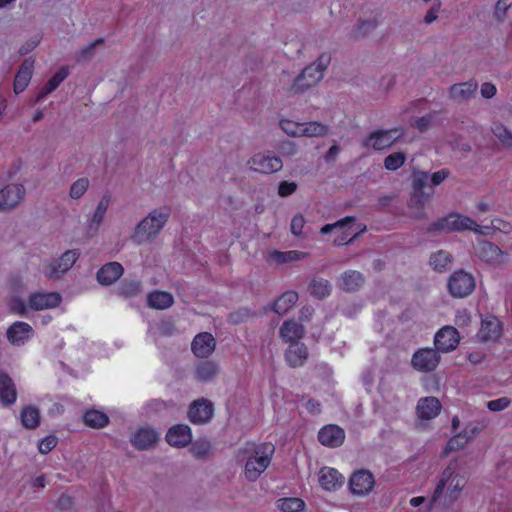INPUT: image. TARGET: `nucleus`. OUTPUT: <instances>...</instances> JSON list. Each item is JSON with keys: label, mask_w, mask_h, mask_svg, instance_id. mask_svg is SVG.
Wrapping results in <instances>:
<instances>
[{"label": "nucleus", "mask_w": 512, "mask_h": 512, "mask_svg": "<svg viewBox=\"0 0 512 512\" xmlns=\"http://www.w3.org/2000/svg\"><path fill=\"white\" fill-rule=\"evenodd\" d=\"M123 274V267L118 262H110L105 264L97 272V280L103 285H111L118 280Z\"/></svg>", "instance_id": "30"}, {"label": "nucleus", "mask_w": 512, "mask_h": 512, "mask_svg": "<svg viewBox=\"0 0 512 512\" xmlns=\"http://www.w3.org/2000/svg\"><path fill=\"white\" fill-rule=\"evenodd\" d=\"M480 93L483 98L491 99L496 95L497 88L494 84L485 82L481 85Z\"/></svg>", "instance_id": "62"}, {"label": "nucleus", "mask_w": 512, "mask_h": 512, "mask_svg": "<svg viewBox=\"0 0 512 512\" xmlns=\"http://www.w3.org/2000/svg\"><path fill=\"white\" fill-rule=\"evenodd\" d=\"M218 373V366L213 362H203L196 368L195 371L196 378L204 382L213 380L218 375Z\"/></svg>", "instance_id": "41"}, {"label": "nucleus", "mask_w": 512, "mask_h": 512, "mask_svg": "<svg viewBox=\"0 0 512 512\" xmlns=\"http://www.w3.org/2000/svg\"><path fill=\"white\" fill-rule=\"evenodd\" d=\"M467 485L465 472L456 462L450 463L441 473L435 491L430 500V509L448 508L462 495Z\"/></svg>", "instance_id": "1"}, {"label": "nucleus", "mask_w": 512, "mask_h": 512, "mask_svg": "<svg viewBox=\"0 0 512 512\" xmlns=\"http://www.w3.org/2000/svg\"><path fill=\"white\" fill-rule=\"evenodd\" d=\"M279 126L288 136L301 137L302 122H297L292 119H281Z\"/></svg>", "instance_id": "51"}, {"label": "nucleus", "mask_w": 512, "mask_h": 512, "mask_svg": "<svg viewBox=\"0 0 512 512\" xmlns=\"http://www.w3.org/2000/svg\"><path fill=\"white\" fill-rule=\"evenodd\" d=\"M90 186V180L87 177H81L75 180L69 188L68 196L71 200H79L87 192Z\"/></svg>", "instance_id": "43"}, {"label": "nucleus", "mask_w": 512, "mask_h": 512, "mask_svg": "<svg viewBox=\"0 0 512 512\" xmlns=\"http://www.w3.org/2000/svg\"><path fill=\"white\" fill-rule=\"evenodd\" d=\"M512 401L509 397H501L487 402V408L492 412H501L506 410Z\"/></svg>", "instance_id": "54"}, {"label": "nucleus", "mask_w": 512, "mask_h": 512, "mask_svg": "<svg viewBox=\"0 0 512 512\" xmlns=\"http://www.w3.org/2000/svg\"><path fill=\"white\" fill-rule=\"evenodd\" d=\"M478 253L483 260L495 266H502L509 262L508 254L490 242L481 243Z\"/></svg>", "instance_id": "19"}, {"label": "nucleus", "mask_w": 512, "mask_h": 512, "mask_svg": "<svg viewBox=\"0 0 512 512\" xmlns=\"http://www.w3.org/2000/svg\"><path fill=\"white\" fill-rule=\"evenodd\" d=\"M191 451L195 456L199 458L205 457L210 452V444L205 440L196 441L192 445Z\"/></svg>", "instance_id": "55"}, {"label": "nucleus", "mask_w": 512, "mask_h": 512, "mask_svg": "<svg viewBox=\"0 0 512 512\" xmlns=\"http://www.w3.org/2000/svg\"><path fill=\"white\" fill-rule=\"evenodd\" d=\"M34 331L26 322L16 321L7 329L8 342L13 346H23L33 337Z\"/></svg>", "instance_id": "16"}, {"label": "nucleus", "mask_w": 512, "mask_h": 512, "mask_svg": "<svg viewBox=\"0 0 512 512\" xmlns=\"http://www.w3.org/2000/svg\"><path fill=\"white\" fill-rule=\"evenodd\" d=\"M215 349V339L212 334H198L192 342V351L199 358L208 357Z\"/></svg>", "instance_id": "26"}, {"label": "nucleus", "mask_w": 512, "mask_h": 512, "mask_svg": "<svg viewBox=\"0 0 512 512\" xmlns=\"http://www.w3.org/2000/svg\"><path fill=\"white\" fill-rule=\"evenodd\" d=\"M449 176V171L442 169L430 174V183L432 186H438L443 183Z\"/></svg>", "instance_id": "61"}, {"label": "nucleus", "mask_w": 512, "mask_h": 512, "mask_svg": "<svg viewBox=\"0 0 512 512\" xmlns=\"http://www.w3.org/2000/svg\"><path fill=\"white\" fill-rule=\"evenodd\" d=\"M160 439V433L150 427L138 428L131 437V444L138 450H146L154 447Z\"/></svg>", "instance_id": "15"}, {"label": "nucleus", "mask_w": 512, "mask_h": 512, "mask_svg": "<svg viewBox=\"0 0 512 512\" xmlns=\"http://www.w3.org/2000/svg\"><path fill=\"white\" fill-rule=\"evenodd\" d=\"M440 401L433 396L420 398L416 405V415L419 421L428 422L435 419L441 412Z\"/></svg>", "instance_id": "17"}, {"label": "nucleus", "mask_w": 512, "mask_h": 512, "mask_svg": "<svg viewBox=\"0 0 512 512\" xmlns=\"http://www.w3.org/2000/svg\"><path fill=\"white\" fill-rule=\"evenodd\" d=\"M318 482L326 491H336L344 484V477L334 468L323 467L318 472Z\"/></svg>", "instance_id": "22"}, {"label": "nucleus", "mask_w": 512, "mask_h": 512, "mask_svg": "<svg viewBox=\"0 0 512 512\" xmlns=\"http://www.w3.org/2000/svg\"><path fill=\"white\" fill-rule=\"evenodd\" d=\"M375 484L373 475L369 471L360 470L355 472L349 481L351 492L354 495L365 496L369 494Z\"/></svg>", "instance_id": "18"}, {"label": "nucleus", "mask_w": 512, "mask_h": 512, "mask_svg": "<svg viewBox=\"0 0 512 512\" xmlns=\"http://www.w3.org/2000/svg\"><path fill=\"white\" fill-rule=\"evenodd\" d=\"M305 225V219L301 214H296L291 220V232L292 234L298 236L302 234L303 228Z\"/></svg>", "instance_id": "59"}, {"label": "nucleus", "mask_w": 512, "mask_h": 512, "mask_svg": "<svg viewBox=\"0 0 512 512\" xmlns=\"http://www.w3.org/2000/svg\"><path fill=\"white\" fill-rule=\"evenodd\" d=\"M440 12V3H436L424 15L423 21L425 24H431L438 19Z\"/></svg>", "instance_id": "60"}, {"label": "nucleus", "mask_w": 512, "mask_h": 512, "mask_svg": "<svg viewBox=\"0 0 512 512\" xmlns=\"http://www.w3.org/2000/svg\"><path fill=\"white\" fill-rule=\"evenodd\" d=\"M213 416V405L206 399L194 401L189 409L188 417L194 424L208 422Z\"/></svg>", "instance_id": "20"}, {"label": "nucleus", "mask_w": 512, "mask_h": 512, "mask_svg": "<svg viewBox=\"0 0 512 512\" xmlns=\"http://www.w3.org/2000/svg\"><path fill=\"white\" fill-rule=\"evenodd\" d=\"M84 423L91 428H102L109 422L108 416L98 410L87 411L83 417Z\"/></svg>", "instance_id": "42"}, {"label": "nucleus", "mask_w": 512, "mask_h": 512, "mask_svg": "<svg viewBox=\"0 0 512 512\" xmlns=\"http://www.w3.org/2000/svg\"><path fill=\"white\" fill-rule=\"evenodd\" d=\"M480 229L483 232H486L487 233L486 235H490L491 230H494V231L497 230L502 233L508 234L511 232L512 227L509 223H507L499 218H495L491 221V227L485 226V227H480Z\"/></svg>", "instance_id": "53"}, {"label": "nucleus", "mask_w": 512, "mask_h": 512, "mask_svg": "<svg viewBox=\"0 0 512 512\" xmlns=\"http://www.w3.org/2000/svg\"><path fill=\"white\" fill-rule=\"evenodd\" d=\"M328 133V126L318 121L302 122L301 137H321Z\"/></svg>", "instance_id": "37"}, {"label": "nucleus", "mask_w": 512, "mask_h": 512, "mask_svg": "<svg viewBox=\"0 0 512 512\" xmlns=\"http://www.w3.org/2000/svg\"><path fill=\"white\" fill-rule=\"evenodd\" d=\"M402 133L399 129L376 130L370 133L363 140V147L366 149L384 150L396 143Z\"/></svg>", "instance_id": "9"}, {"label": "nucleus", "mask_w": 512, "mask_h": 512, "mask_svg": "<svg viewBox=\"0 0 512 512\" xmlns=\"http://www.w3.org/2000/svg\"><path fill=\"white\" fill-rule=\"evenodd\" d=\"M471 230L480 234H487L480 229V226L470 217L459 214L450 213L431 223L429 231L448 233L454 231Z\"/></svg>", "instance_id": "4"}, {"label": "nucleus", "mask_w": 512, "mask_h": 512, "mask_svg": "<svg viewBox=\"0 0 512 512\" xmlns=\"http://www.w3.org/2000/svg\"><path fill=\"white\" fill-rule=\"evenodd\" d=\"M502 333L500 321L493 316L484 318L481 322V327L478 332V338L482 342H495Z\"/></svg>", "instance_id": "23"}, {"label": "nucleus", "mask_w": 512, "mask_h": 512, "mask_svg": "<svg viewBox=\"0 0 512 512\" xmlns=\"http://www.w3.org/2000/svg\"><path fill=\"white\" fill-rule=\"evenodd\" d=\"M68 76V69L65 67H62L59 69L53 77L47 82L45 87L41 90V92L37 95V101H41L44 99L48 94H50L52 91H54Z\"/></svg>", "instance_id": "36"}, {"label": "nucleus", "mask_w": 512, "mask_h": 512, "mask_svg": "<svg viewBox=\"0 0 512 512\" xmlns=\"http://www.w3.org/2000/svg\"><path fill=\"white\" fill-rule=\"evenodd\" d=\"M307 257V254L298 250L278 251L272 250L268 253V260L272 263L283 265L301 261Z\"/></svg>", "instance_id": "31"}, {"label": "nucleus", "mask_w": 512, "mask_h": 512, "mask_svg": "<svg viewBox=\"0 0 512 512\" xmlns=\"http://www.w3.org/2000/svg\"><path fill=\"white\" fill-rule=\"evenodd\" d=\"M320 443L328 447H339L345 439V432L337 425H327L318 433Z\"/></svg>", "instance_id": "24"}, {"label": "nucleus", "mask_w": 512, "mask_h": 512, "mask_svg": "<svg viewBox=\"0 0 512 512\" xmlns=\"http://www.w3.org/2000/svg\"><path fill=\"white\" fill-rule=\"evenodd\" d=\"M273 454L274 446L270 443L248 442L238 449L236 457L244 463L245 478L255 481L268 468Z\"/></svg>", "instance_id": "2"}, {"label": "nucleus", "mask_w": 512, "mask_h": 512, "mask_svg": "<svg viewBox=\"0 0 512 512\" xmlns=\"http://www.w3.org/2000/svg\"><path fill=\"white\" fill-rule=\"evenodd\" d=\"M173 303V295L166 291L155 290L148 295V305L154 309H168L173 305Z\"/></svg>", "instance_id": "33"}, {"label": "nucleus", "mask_w": 512, "mask_h": 512, "mask_svg": "<svg viewBox=\"0 0 512 512\" xmlns=\"http://www.w3.org/2000/svg\"><path fill=\"white\" fill-rule=\"evenodd\" d=\"M448 288L453 297L468 296L475 288V280L469 273L456 271L449 278Z\"/></svg>", "instance_id": "12"}, {"label": "nucleus", "mask_w": 512, "mask_h": 512, "mask_svg": "<svg viewBox=\"0 0 512 512\" xmlns=\"http://www.w3.org/2000/svg\"><path fill=\"white\" fill-rule=\"evenodd\" d=\"M440 362L437 349L422 348L417 350L411 359L412 367L419 372H430L436 369Z\"/></svg>", "instance_id": "13"}, {"label": "nucleus", "mask_w": 512, "mask_h": 512, "mask_svg": "<svg viewBox=\"0 0 512 512\" xmlns=\"http://www.w3.org/2000/svg\"><path fill=\"white\" fill-rule=\"evenodd\" d=\"M406 161V155L403 152H395L384 159V167L389 171H395L402 167Z\"/></svg>", "instance_id": "52"}, {"label": "nucleus", "mask_w": 512, "mask_h": 512, "mask_svg": "<svg viewBox=\"0 0 512 512\" xmlns=\"http://www.w3.org/2000/svg\"><path fill=\"white\" fill-rule=\"evenodd\" d=\"M469 443L465 433H458L454 435L445 446L444 454L463 449Z\"/></svg>", "instance_id": "48"}, {"label": "nucleus", "mask_w": 512, "mask_h": 512, "mask_svg": "<svg viewBox=\"0 0 512 512\" xmlns=\"http://www.w3.org/2000/svg\"><path fill=\"white\" fill-rule=\"evenodd\" d=\"M79 256L78 250H67L59 258L43 262L42 273L49 279H58L71 269Z\"/></svg>", "instance_id": "8"}, {"label": "nucleus", "mask_w": 512, "mask_h": 512, "mask_svg": "<svg viewBox=\"0 0 512 512\" xmlns=\"http://www.w3.org/2000/svg\"><path fill=\"white\" fill-rule=\"evenodd\" d=\"M33 70V62L25 60L21 65L15 80H14V91L20 93L25 90L30 82Z\"/></svg>", "instance_id": "34"}, {"label": "nucleus", "mask_w": 512, "mask_h": 512, "mask_svg": "<svg viewBox=\"0 0 512 512\" xmlns=\"http://www.w3.org/2000/svg\"><path fill=\"white\" fill-rule=\"evenodd\" d=\"M298 301V294L294 291L283 293L274 303L273 310L279 315L286 314Z\"/></svg>", "instance_id": "35"}, {"label": "nucleus", "mask_w": 512, "mask_h": 512, "mask_svg": "<svg viewBox=\"0 0 512 512\" xmlns=\"http://www.w3.org/2000/svg\"><path fill=\"white\" fill-rule=\"evenodd\" d=\"M277 507L283 512H298L304 509L305 503L300 498H281Z\"/></svg>", "instance_id": "46"}, {"label": "nucleus", "mask_w": 512, "mask_h": 512, "mask_svg": "<svg viewBox=\"0 0 512 512\" xmlns=\"http://www.w3.org/2000/svg\"><path fill=\"white\" fill-rule=\"evenodd\" d=\"M285 358L292 367L302 366L308 358V350L305 344L300 342L290 343Z\"/></svg>", "instance_id": "29"}, {"label": "nucleus", "mask_w": 512, "mask_h": 512, "mask_svg": "<svg viewBox=\"0 0 512 512\" xmlns=\"http://www.w3.org/2000/svg\"><path fill=\"white\" fill-rule=\"evenodd\" d=\"M61 301L62 297L57 292L33 293L28 298V308L35 311L52 309L58 307ZM11 308L19 314H24L27 311V306L20 299H14Z\"/></svg>", "instance_id": "7"}, {"label": "nucleus", "mask_w": 512, "mask_h": 512, "mask_svg": "<svg viewBox=\"0 0 512 512\" xmlns=\"http://www.w3.org/2000/svg\"><path fill=\"white\" fill-rule=\"evenodd\" d=\"M26 196V189L20 183H10L0 189V211L15 209Z\"/></svg>", "instance_id": "11"}, {"label": "nucleus", "mask_w": 512, "mask_h": 512, "mask_svg": "<svg viewBox=\"0 0 512 512\" xmlns=\"http://www.w3.org/2000/svg\"><path fill=\"white\" fill-rule=\"evenodd\" d=\"M17 391L13 379L4 372H0V400L4 405L16 402Z\"/></svg>", "instance_id": "28"}, {"label": "nucleus", "mask_w": 512, "mask_h": 512, "mask_svg": "<svg viewBox=\"0 0 512 512\" xmlns=\"http://www.w3.org/2000/svg\"><path fill=\"white\" fill-rule=\"evenodd\" d=\"M340 286L345 291H354L363 283L362 275L357 271H347L340 279Z\"/></svg>", "instance_id": "38"}, {"label": "nucleus", "mask_w": 512, "mask_h": 512, "mask_svg": "<svg viewBox=\"0 0 512 512\" xmlns=\"http://www.w3.org/2000/svg\"><path fill=\"white\" fill-rule=\"evenodd\" d=\"M471 317L466 310H459L456 313L455 323L459 327H466L470 324Z\"/></svg>", "instance_id": "64"}, {"label": "nucleus", "mask_w": 512, "mask_h": 512, "mask_svg": "<svg viewBox=\"0 0 512 512\" xmlns=\"http://www.w3.org/2000/svg\"><path fill=\"white\" fill-rule=\"evenodd\" d=\"M310 294L317 299H323L330 295L331 285L327 280L317 279L310 284Z\"/></svg>", "instance_id": "45"}, {"label": "nucleus", "mask_w": 512, "mask_h": 512, "mask_svg": "<svg viewBox=\"0 0 512 512\" xmlns=\"http://www.w3.org/2000/svg\"><path fill=\"white\" fill-rule=\"evenodd\" d=\"M432 198V194H419L412 192L407 204V215L412 219H424L426 206Z\"/></svg>", "instance_id": "21"}, {"label": "nucleus", "mask_w": 512, "mask_h": 512, "mask_svg": "<svg viewBox=\"0 0 512 512\" xmlns=\"http://www.w3.org/2000/svg\"><path fill=\"white\" fill-rule=\"evenodd\" d=\"M451 263V256L446 251H438L431 255L430 265L437 271L445 270Z\"/></svg>", "instance_id": "47"}, {"label": "nucleus", "mask_w": 512, "mask_h": 512, "mask_svg": "<svg viewBox=\"0 0 512 512\" xmlns=\"http://www.w3.org/2000/svg\"><path fill=\"white\" fill-rule=\"evenodd\" d=\"M39 43H40V38L38 36L32 37L31 39H29L25 44H23L20 47V49H19L20 54L21 55L28 54L33 49H35Z\"/></svg>", "instance_id": "63"}, {"label": "nucleus", "mask_w": 512, "mask_h": 512, "mask_svg": "<svg viewBox=\"0 0 512 512\" xmlns=\"http://www.w3.org/2000/svg\"><path fill=\"white\" fill-rule=\"evenodd\" d=\"M297 190V183L293 181H281L278 185V195L288 197Z\"/></svg>", "instance_id": "57"}, {"label": "nucleus", "mask_w": 512, "mask_h": 512, "mask_svg": "<svg viewBox=\"0 0 512 512\" xmlns=\"http://www.w3.org/2000/svg\"><path fill=\"white\" fill-rule=\"evenodd\" d=\"M57 438L53 435H49L39 441L38 449L42 454H47L57 445Z\"/></svg>", "instance_id": "56"}, {"label": "nucleus", "mask_w": 512, "mask_h": 512, "mask_svg": "<svg viewBox=\"0 0 512 512\" xmlns=\"http://www.w3.org/2000/svg\"><path fill=\"white\" fill-rule=\"evenodd\" d=\"M22 425L27 429H34L39 425L40 413L36 407L26 406L21 411Z\"/></svg>", "instance_id": "39"}, {"label": "nucleus", "mask_w": 512, "mask_h": 512, "mask_svg": "<svg viewBox=\"0 0 512 512\" xmlns=\"http://www.w3.org/2000/svg\"><path fill=\"white\" fill-rule=\"evenodd\" d=\"M460 342V334L458 330L450 325H446L439 329L434 336V345L437 351L449 353L454 351Z\"/></svg>", "instance_id": "14"}, {"label": "nucleus", "mask_w": 512, "mask_h": 512, "mask_svg": "<svg viewBox=\"0 0 512 512\" xmlns=\"http://www.w3.org/2000/svg\"><path fill=\"white\" fill-rule=\"evenodd\" d=\"M141 290L142 287L139 281L126 282L122 286V293L128 297L138 295Z\"/></svg>", "instance_id": "58"}, {"label": "nucleus", "mask_w": 512, "mask_h": 512, "mask_svg": "<svg viewBox=\"0 0 512 512\" xmlns=\"http://www.w3.org/2000/svg\"><path fill=\"white\" fill-rule=\"evenodd\" d=\"M249 168L262 174H272L282 169V160L271 153H255L247 162Z\"/></svg>", "instance_id": "10"}, {"label": "nucleus", "mask_w": 512, "mask_h": 512, "mask_svg": "<svg viewBox=\"0 0 512 512\" xmlns=\"http://www.w3.org/2000/svg\"><path fill=\"white\" fill-rule=\"evenodd\" d=\"M493 135L506 147H512V133L501 123L492 126Z\"/></svg>", "instance_id": "49"}, {"label": "nucleus", "mask_w": 512, "mask_h": 512, "mask_svg": "<svg viewBox=\"0 0 512 512\" xmlns=\"http://www.w3.org/2000/svg\"><path fill=\"white\" fill-rule=\"evenodd\" d=\"M171 215L168 206L152 209L131 233L130 239L135 244H143L154 241L166 226Z\"/></svg>", "instance_id": "3"}, {"label": "nucleus", "mask_w": 512, "mask_h": 512, "mask_svg": "<svg viewBox=\"0 0 512 512\" xmlns=\"http://www.w3.org/2000/svg\"><path fill=\"white\" fill-rule=\"evenodd\" d=\"M169 407V403L161 399H153L148 401L143 409L147 416H153L165 412L166 410L169 409Z\"/></svg>", "instance_id": "50"}, {"label": "nucleus", "mask_w": 512, "mask_h": 512, "mask_svg": "<svg viewBox=\"0 0 512 512\" xmlns=\"http://www.w3.org/2000/svg\"><path fill=\"white\" fill-rule=\"evenodd\" d=\"M365 231L366 226L361 223H355V219L350 216L345 217L335 223L326 224L321 228L322 234H328L331 232L338 234L334 240L335 244L337 245L347 244L356 236Z\"/></svg>", "instance_id": "6"}, {"label": "nucleus", "mask_w": 512, "mask_h": 512, "mask_svg": "<svg viewBox=\"0 0 512 512\" xmlns=\"http://www.w3.org/2000/svg\"><path fill=\"white\" fill-rule=\"evenodd\" d=\"M478 85L474 81L454 84L449 89L450 98L454 101H467L475 96Z\"/></svg>", "instance_id": "27"}, {"label": "nucleus", "mask_w": 512, "mask_h": 512, "mask_svg": "<svg viewBox=\"0 0 512 512\" xmlns=\"http://www.w3.org/2000/svg\"><path fill=\"white\" fill-rule=\"evenodd\" d=\"M108 207H109V200L107 198H102L98 202V204L93 212V215L91 217V220H90L89 226L91 229L97 230L99 228V226L101 225V223L104 220V217L108 210Z\"/></svg>", "instance_id": "44"}, {"label": "nucleus", "mask_w": 512, "mask_h": 512, "mask_svg": "<svg viewBox=\"0 0 512 512\" xmlns=\"http://www.w3.org/2000/svg\"><path fill=\"white\" fill-rule=\"evenodd\" d=\"M280 337L286 343H295L304 336V328L294 320L285 321L279 330Z\"/></svg>", "instance_id": "32"}, {"label": "nucleus", "mask_w": 512, "mask_h": 512, "mask_svg": "<svg viewBox=\"0 0 512 512\" xmlns=\"http://www.w3.org/2000/svg\"><path fill=\"white\" fill-rule=\"evenodd\" d=\"M430 184V174L425 171H414L412 174V192L419 194H432L433 191L427 192L425 188Z\"/></svg>", "instance_id": "40"}, {"label": "nucleus", "mask_w": 512, "mask_h": 512, "mask_svg": "<svg viewBox=\"0 0 512 512\" xmlns=\"http://www.w3.org/2000/svg\"><path fill=\"white\" fill-rule=\"evenodd\" d=\"M330 63L328 54H321L311 65L307 66L295 79L292 89L295 92H303L306 89L317 85L323 78L324 71Z\"/></svg>", "instance_id": "5"}, {"label": "nucleus", "mask_w": 512, "mask_h": 512, "mask_svg": "<svg viewBox=\"0 0 512 512\" xmlns=\"http://www.w3.org/2000/svg\"><path fill=\"white\" fill-rule=\"evenodd\" d=\"M167 442L174 447H185L192 440L191 429L187 425H175L166 434Z\"/></svg>", "instance_id": "25"}]
</instances>
